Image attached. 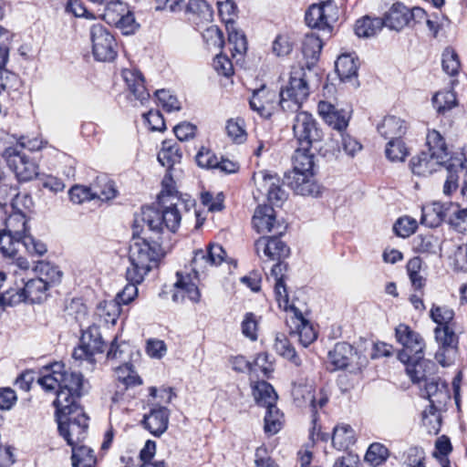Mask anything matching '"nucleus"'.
<instances>
[{
    "label": "nucleus",
    "mask_w": 467,
    "mask_h": 467,
    "mask_svg": "<svg viewBox=\"0 0 467 467\" xmlns=\"http://www.w3.org/2000/svg\"><path fill=\"white\" fill-rule=\"evenodd\" d=\"M378 130L386 140H394L400 139L406 133L407 126L400 118L388 116L378 126Z\"/></svg>",
    "instance_id": "obj_29"
},
{
    "label": "nucleus",
    "mask_w": 467,
    "mask_h": 467,
    "mask_svg": "<svg viewBox=\"0 0 467 467\" xmlns=\"http://www.w3.org/2000/svg\"><path fill=\"white\" fill-rule=\"evenodd\" d=\"M162 255L163 252L157 242L136 240L130 247V266L127 268V280L141 283Z\"/></svg>",
    "instance_id": "obj_5"
},
{
    "label": "nucleus",
    "mask_w": 467,
    "mask_h": 467,
    "mask_svg": "<svg viewBox=\"0 0 467 467\" xmlns=\"http://www.w3.org/2000/svg\"><path fill=\"white\" fill-rule=\"evenodd\" d=\"M170 410L166 407L154 405L143 417L142 424L152 435L160 437L169 424Z\"/></svg>",
    "instance_id": "obj_22"
},
{
    "label": "nucleus",
    "mask_w": 467,
    "mask_h": 467,
    "mask_svg": "<svg viewBox=\"0 0 467 467\" xmlns=\"http://www.w3.org/2000/svg\"><path fill=\"white\" fill-rule=\"evenodd\" d=\"M427 145L428 151H422L411 159L410 166L414 174L430 175L451 161L445 141L437 130L429 131Z\"/></svg>",
    "instance_id": "obj_6"
},
{
    "label": "nucleus",
    "mask_w": 467,
    "mask_h": 467,
    "mask_svg": "<svg viewBox=\"0 0 467 467\" xmlns=\"http://www.w3.org/2000/svg\"><path fill=\"white\" fill-rule=\"evenodd\" d=\"M155 95L162 109L167 112L178 111L181 109L180 101L175 96L171 95L169 90H157Z\"/></svg>",
    "instance_id": "obj_59"
},
{
    "label": "nucleus",
    "mask_w": 467,
    "mask_h": 467,
    "mask_svg": "<svg viewBox=\"0 0 467 467\" xmlns=\"http://www.w3.org/2000/svg\"><path fill=\"white\" fill-rule=\"evenodd\" d=\"M96 313L106 324L114 325L120 314V306L115 300H105L98 305Z\"/></svg>",
    "instance_id": "obj_43"
},
{
    "label": "nucleus",
    "mask_w": 467,
    "mask_h": 467,
    "mask_svg": "<svg viewBox=\"0 0 467 467\" xmlns=\"http://www.w3.org/2000/svg\"><path fill=\"white\" fill-rule=\"evenodd\" d=\"M448 223L457 232H467V208H461L458 203L448 202Z\"/></svg>",
    "instance_id": "obj_39"
},
{
    "label": "nucleus",
    "mask_w": 467,
    "mask_h": 467,
    "mask_svg": "<svg viewBox=\"0 0 467 467\" xmlns=\"http://www.w3.org/2000/svg\"><path fill=\"white\" fill-rule=\"evenodd\" d=\"M277 93L265 86L254 90L249 100L252 110L257 112L263 118H270L277 105Z\"/></svg>",
    "instance_id": "obj_20"
},
{
    "label": "nucleus",
    "mask_w": 467,
    "mask_h": 467,
    "mask_svg": "<svg viewBox=\"0 0 467 467\" xmlns=\"http://www.w3.org/2000/svg\"><path fill=\"white\" fill-rule=\"evenodd\" d=\"M260 318L252 312L245 313L241 322L242 334L251 341L258 338Z\"/></svg>",
    "instance_id": "obj_51"
},
{
    "label": "nucleus",
    "mask_w": 467,
    "mask_h": 467,
    "mask_svg": "<svg viewBox=\"0 0 467 467\" xmlns=\"http://www.w3.org/2000/svg\"><path fill=\"white\" fill-rule=\"evenodd\" d=\"M185 10L202 21L210 22L213 19V10L204 0H188Z\"/></svg>",
    "instance_id": "obj_49"
},
{
    "label": "nucleus",
    "mask_w": 467,
    "mask_h": 467,
    "mask_svg": "<svg viewBox=\"0 0 467 467\" xmlns=\"http://www.w3.org/2000/svg\"><path fill=\"white\" fill-rule=\"evenodd\" d=\"M274 348L276 353L293 362L296 366L301 365V359L296 355L295 348L284 334H276Z\"/></svg>",
    "instance_id": "obj_44"
},
{
    "label": "nucleus",
    "mask_w": 467,
    "mask_h": 467,
    "mask_svg": "<svg viewBox=\"0 0 467 467\" xmlns=\"http://www.w3.org/2000/svg\"><path fill=\"white\" fill-rule=\"evenodd\" d=\"M266 413L265 416V431L270 435L277 433L283 425V414L279 409L275 406L265 408Z\"/></svg>",
    "instance_id": "obj_47"
},
{
    "label": "nucleus",
    "mask_w": 467,
    "mask_h": 467,
    "mask_svg": "<svg viewBox=\"0 0 467 467\" xmlns=\"http://www.w3.org/2000/svg\"><path fill=\"white\" fill-rule=\"evenodd\" d=\"M442 69L449 76H456L461 68L458 54L451 47H446L442 52Z\"/></svg>",
    "instance_id": "obj_53"
},
{
    "label": "nucleus",
    "mask_w": 467,
    "mask_h": 467,
    "mask_svg": "<svg viewBox=\"0 0 467 467\" xmlns=\"http://www.w3.org/2000/svg\"><path fill=\"white\" fill-rule=\"evenodd\" d=\"M383 26L382 18L365 16L357 21L355 32L359 37H370L377 35Z\"/></svg>",
    "instance_id": "obj_40"
},
{
    "label": "nucleus",
    "mask_w": 467,
    "mask_h": 467,
    "mask_svg": "<svg viewBox=\"0 0 467 467\" xmlns=\"http://www.w3.org/2000/svg\"><path fill=\"white\" fill-rule=\"evenodd\" d=\"M385 152L387 158L391 161H404L408 155L407 148L400 139L389 140Z\"/></svg>",
    "instance_id": "obj_57"
},
{
    "label": "nucleus",
    "mask_w": 467,
    "mask_h": 467,
    "mask_svg": "<svg viewBox=\"0 0 467 467\" xmlns=\"http://www.w3.org/2000/svg\"><path fill=\"white\" fill-rule=\"evenodd\" d=\"M34 271L37 275V278H41L47 287L61 281L62 272L49 262L39 261L34 267Z\"/></svg>",
    "instance_id": "obj_34"
},
{
    "label": "nucleus",
    "mask_w": 467,
    "mask_h": 467,
    "mask_svg": "<svg viewBox=\"0 0 467 467\" xmlns=\"http://www.w3.org/2000/svg\"><path fill=\"white\" fill-rule=\"evenodd\" d=\"M448 203L434 202L422 207L421 223L428 227H437L444 220L448 221Z\"/></svg>",
    "instance_id": "obj_25"
},
{
    "label": "nucleus",
    "mask_w": 467,
    "mask_h": 467,
    "mask_svg": "<svg viewBox=\"0 0 467 467\" xmlns=\"http://www.w3.org/2000/svg\"><path fill=\"white\" fill-rule=\"evenodd\" d=\"M397 341L403 347L399 352L398 358L401 362H410L411 357L420 358L424 356L425 341L416 331L408 325L400 324L395 328Z\"/></svg>",
    "instance_id": "obj_10"
},
{
    "label": "nucleus",
    "mask_w": 467,
    "mask_h": 467,
    "mask_svg": "<svg viewBox=\"0 0 467 467\" xmlns=\"http://www.w3.org/2000/svg\"><path fill=\"white\" fill-rule=\"evenodd\" d=\"M226 253L220 244H211L207 251L195 252L192 261V270L195 274L204 272L208 265H219L223 262Z\"/></svg>",
    "instance_id": "obj_21"
},
{
    "label": "nucleus",
    "mask_w": 467,
    "mask_h": 467,
    "mask_svg": "<svg viewBox=\"0 0 467 467\" xmlns=\"http://www.w3.org/2000/svg\"><path fill=\"white\" fill-rule=\"evenodd\" d=\"M279 236L273 234L272 236H262L256 240L254 248L261 260L264 262L280 261L289 255V247Z\"/></svg>",
    "instance_id": "obj_16"
},
{
    "label": "nucleus",
    "mask_w": 467,
    "mask_h": 467,
    "mask_svg": "<svg viewBox=\"0 0 467 467\" xmlns=\"http://www.w3.org/2000/svg\"><path fill=\"white\" fill-rule=\"evenodd\" d=\"M253 226L259 234L272 233L282 235L286 231V224L276 219L275 212L272 206L259 205L254 211Z\"/></svg>",
    "instance_id": "obj_18"
},
{
    "label": "nucleus",
    "mask_w": 467,
    "mask_h": 467,
    "mask_svg": "<svg viewBox=\"0 0 467 467\" xmlns=\"http://www.w3.org/2000/svg\"><path fill=\"white\" fill-rule=\"evenodd\" d=\"M95 199L109 201L116 197L114 182L107 176H98L92 183Z\"/></svg>",
    "instance_id": "obj_37"
},
{
    "label": "nucleus",
    "mask_w": 467,
    "mask_h": 467,
    "mask_svg": "<svg viewBox=\"0 0 467 467\" xmlns=\"http://www.w3.org/2000/svg\"><path fill=\"white\" fill-rule=\"evenodd\" d=\"M389 457V450L381 443H372L365 455V461L373 467L384 463Z\"/></svg>",
    "instance_id": "obj_48"
},
{
    "label": "nucleus",
    "mask_w": 467,
    "mask_h": 467,
    "mask_svg": "<svg viewBox=\"0 0 467 467\" xmlns=\"http://www.w3.org/2000/svg\"><path fill=\"white\" fill-rule=\"evenodd\" d=\"M14 213H25L32 204V199L26 193L16 192V189L12 190V198L10 202Z\"/></svg>",
    "instance_id": "obj_64"
},
{
    "label": "nucleus",
    "mask_w": 467,
    "mask_h": 467,
    "mask_svg": "<svg viewBox=\"0 0 467 467\" xmlns=\"http://www.w3.org/2000/svg\"><path fill=\"white\" fill-rule=\"evenodd\" d=\"M293 157V171L287 174V183L299 195L317 197L322 192L321 186L314 178V156L309 147L301 145Z\"/></svg>",
    "instance_id": "obj_2"
},
{
    "label": "nucleus",
    "mask_w": 467,
    "mask_h": 467,
    "mask_svg": "<svg viewBox=\"0 0 467 467\" xmlns=\"http://www.w3.org/2000/svg\"><path fill=\"white\" fill-rule=\"evenodd\" d=\"M455 313L452 308L448 306H438L432 304L430 310L431 320L436 323L437 327H451Z\"/></svg>",
    "instance_id": "obj_46"
},
{
    "label": "nucleus",
    "mask_w": 467,
    "mask_h": 467,
    "mask_svg": "<svg viewBox=\"0 0 467 467\" xmlns=\"http://www.w3.org/2000/svg\"><path fill=\"white\" fill-rule=\"evenodd\" d=\"M252 389L253 395L258 405L265 408L275 405L277 394L268 382L265 380L256 381L253 383Z\"/></svg>",
    "instance_id": "obj_33"
},
{
    "label": "nucleus",
    "mask_w": 467,
    "mask_h": 467,
    "mask_svg": "<svg viewBox=\"0 0 467 467\" xmlns=\"http://www.w3.org/2000/svg\"><path fill=\"white\" fill-rule=\"evenodd\" d=\"M403 363L406 365L407 374L413 382L427 380L434 368V364L431 360L424 359L423 357L418 358L414 356L410 362Z\"/></svg>",
    "instance_id": "obj_27"
},
{
    "label": "nucleus",
    "mask_w": 467,
    "mask_h": 467,
    "mask_svg": "<svg viewBox=\"0 0 467 467\" xmlns=\"http://www.w3.org/2000/svg\"><path fill=\"white\" fill-rule=\"evenodd\" d=\"M336 71L341 80L345 81L357 76L358 64L350 54L339 56L335 63Z\"/></svg>",
    "instance_id": "obj_41"
},
{
    "label": "nucleus",
    "mask_w": 467,
    "mask_h": 467,
    "mask_svg": "<svg viewBox=\"0 0 467 467\" xmlns=\"http://www.w3.org/2000/svg\"><path fill=\"white\" fill-rule=\"evenodd\" d=\"M304 67H292L288 84L279 92V106L285 112H297L307 99L310 88Z\"/></svg>",
    "instance_id": "obj_7"
},
{
    "label": "nucleus",
    "mask_w": 467,
    "mask_h": 467,
    "mask_svg": "<svg viewBox=\"0 0 467 467\" xmlns=\"http://www.w3.org/2000/svg\"><path fill=\"white\" fill-rule=\"evenodd\" d=\"M354 356L355 351L353 348L345 342L337 343L328 353L329 360L337 369L348 368Z\"/></svg>",
    "instance_id": "obj_32"
},
{
    "label": "nucleus",
    "mask_w": 467,
    "mask_h": 467,
    "mask_svg": "<svg viewBox=\"0 0 467 467\" xmlns=\"http://www.w3.org/2000/svg\"><path fill=\"white\" fill-rule=\"evenodd\" d=\"M202 37L210 47L221 48L223 45V36L222 31L216 26L207 27Z\"/></svg>",
    "instance_id": "obj_62"
},
{
    "label": "nucleus",
    "mask_w": 467,
    "mask_h": 467,
    "mask_svg": "<svg viewBox=\"0 0 467 467\" xmlns=\"http://www.w3.org/2000/svg\"><path fill=\"white\" fill-rule=\"evenodd\" d=\"M2 155L19 181L27 182L37 175V165L17 147L5 148Z\"/></svg>",
    "instance_id": "obj_14"
},
{
    "label": "nucleus",
    "mask_w": 467,
    "mask_h": 467,
    "mask_svg": "<svg viewBox=\"0 0 467 467\" xmlns=\"http://www.w3.org/2000/svg\"><path fill=\"white\" fill-rule=\"evenodd\" d=\"M92 54L96 60L109 62L117 57L118 44L111 32L101 23H94L89 27Z\"/></svg>",
    "instance_id": "obj_9"
},
{
    "label": "nucleus",
    "mask_w": 467,
    "mask_h": 467,
    "mask_svg": "<svg viewBox=\"0 0 467 467\" xmlns=\"http://www.w3.org/2000/svg\"><path fill=\"white\" fill-rule=\"evenodd\" d=\"M418 227L417 221L411 217L405 216L400 218L394 224L393 229L397 235L400 237H409L415 233Z\"/></svg>",
    "instance_id": "obj_60"
},
{
    "label": "nucleus",
    "mask_w": 467,
    "mask_h": 467,
    "mask_svg": "<svg viewBox=\"0 0 467 467\" xmlns=\"http://www.w3.org/2000/svg\"><path fill=\"white\" fill-rule=\"evenodd\" d=\"M123 79L129 91L134 98L144 104L150 99V93L145 88L144 78L137 69L126 68L122 71Z\"/></svg>",
    "instance_id": "obj_24"
},
{
    "label": "nucleus",
    "mask_w": 467,
    "mask_h": 467,
    "mask_svg": "<svg viewBox=\"0 0 467 467\" xmlns=\"http://www.w3.org/2000/svg\"><path fill=\"white\" fill-rule=\"evenodd\" d=\"M323 47L322 40L314 33L306 35L302 51L306 58L317 59Z\"/></svg>",
    "instance_id": "obj_54"
},
{
    "label": "nucleus",
    "mask_w": 467,
    "mask_h": 467,
    "mask_svg": "<svg viewBox=\"0 0 467 467\" xmlns=\"http://www.w3.org/2000/svg\"><path fill=\"white\" fill-rule=\"evenodd\" d=\"M66 399L65 394L62 393L53 404L56 407L59 433L67 444L73 447L78 445L87 437L88 418L79 405L66 408L63 404Z\"/></svg>",
    "instance_id": "obj_3"
},
{
    "label": "nucleus",
    "mask_w": 467,
    "mask_h": 467,
    "mask_svg": "<svg viewBox=\"0 0 467 467\" xmlns=\"http://www.w3.org/2000/svg\"><path fill=\"white\" fill-rule=\"evenodd\" d=\"M338 19V8L333 0H318L309 5L305 20L309 27L321 30L329 36L334 24Z\"/></svg>",
    "instance_id": "obj_8"
},
{
    "label": "nucleus",
    "mask_w": 467,
    "mask_h": 467,
    "mask_svg": "<svg viewBox=\"0 0 467 467\" xmlns=\"http://www.w3.org/2000/svg\"><path fill=\"white\" fill-rule=\"evenodd\" d=\"M61 368L63 364L54 363L49 367H45L41 375L37 379V383L47 391L60 389V380L62 379Z\"/></svg>",
    "instance_id": "obj_31"
},
{
    "label": "nucleus",
    "mask_w": 467,
    "mask_h": 467,
    "mask_svg": "<svg viewBox=\"0 0 467 467\" xmlns=\"http://www.w3.org/2000/svg\"><path fill=\"white\" fill-rule=\"evenodd\" d=\"M72 448L73 467H94L96 457L92 449L84 445H76Z\"/></svg>",
    "instance_id": "obj_42"
},
{
    "label": "nucleus",
    "mask_w": 467,
    "mask_h": 467,
    "mask_svg": "<svg viewBox=\"0 0 467 467\" xmlns=\"http://www.w3.org/2000/svg\"><path fill=\"white\" fill-rule=\"evenodd\" d=\"M195 159L198 166L205 169H216V166L219 164L217 156L203 147L198 151Z\"/></svg>",
    "instance_id": "obj_63"
},
{
    "label": "nucleus",
    "mask_w": 467,
    "mask_h": 467,
    "mask_svg": "<svg viewBox=\"0 0 467 467\" xmlns=\"http://www.w3.org/2000/svg\"><path fill=\"white\" fill-rule=\"evenodd\" d=\"M2 231L10 234L18 235L24 239L32 236L28 233L25 213H13L5 220V228Z\"/></svg>",
    "instance_id": "obj_35"
},
{
    "label": "nucleus",
    "mask_w": 467,
    "mask_h": 467,
    "mask_svg": "<svg viewBox=\"0 0 467 467\" xmlns=\"http://www.w3.org/2000/svg\"><path fill=\"white\" fill-rule=\"evenodd\" d=\"M24 247L30 255L42 256L47 251L46 244L36 239L34 236L23 238L18 235L10 234L0 230V253L2 256L11 261V265L20 272L28 271L29 262L19 255V250Z\"/></svg>",
    "instance_id": "obj_4"
},
{
    "label": "nucleus",
    "mask_w": 467,
    "mask_h": 467,
    "mask_svg": "<svg viewBox=\"0 0 467 467\" xmlns=\"http://www.w3.org/2000/svg\"><path fill=\"white\" fill-rule=\"evenodd\" d=\"M409 8L400 3L393 4L382 19L384 26L400 31L410 24Z\"/></svg>",
    "instance_id": "obj_26"
},
{
    "label": "nucleus",
    "mask_w": 467,
    "mask_h": 467,
    "mask_svg": "<svg viewBox=\"0 0 467 467\" xmlns=\"http://www.w3.org/2000/svg\"><path fill=\"white\" fill-rule=\"evenodd\" d=\"M432 103L438 113L444 114L457 105L456 94L451 90L439 91L433 96Z\"/></svg>",
    "instance_id": "obj_45"
},
{
    "label": "nucleus",
    "mask_w": 467,
    "mask_h": 467,
    "mask_svg": "<svg viewBox=\"0 0 467 467\" xmlns=\"http://www.w3.org/2000/svg\"><path fill=\"white\" fill-rule=\"evenodd\" d=\"M182 154L177 145L170 141H163L162 148L158 153V161L163 166L168 168V171L173 170V166L180 163Z\"/></svg>",
    "instance_id": "obj_38"
},
{
    "label": "nucleus",
    "mask_w": 467,
    "mask_h": 467,
    "mask_svg": "<svg viewBox=\"0 0 467 467\" xmlns=\"http://www.w3.org/2000/svg\"><path fill=\"white\" fill-rule=\"evenodd\" d=\"M61 374L60 389L57 390V399L55 400H57L63 393L67 398L66 401L63 402L66 408L78 405L77 399L86 390V383L83 376L78 372L67 370L64 365L63 368H61Z\"/></svg>",
    "instance_id": "obj_17"
},
{
    "label": "nucleus",
    "mask_w": 467,
    "mask_h": 467,
    "mask_svg": "<svg viewBox=\"0 0 467 467\" xmlns=\"http://www.w3.org/2000/svg\"><path fill=\"white\" fill-rule=\"evenodd\" d=\"M226 132L234 142L238 144L244 142L247 138L244 120L241 118L229 119L226 124Z\"/></svg>",
    "instance_id": "obj_52"
},
{
    "label": "nucleus",
    "mask_w": 467,
    "mask_h": 467,
    "mask_svg": "<svg viewBox=\"0 0 467 467\" xmlns=\"http://www.w3.org/2000/svg\"><path fill=\"white\" fill-rule=\"evenodd\" d=\"M293 132L301 145L310 147L315 141L321 139V132L314 117L307 111L295 112Z\"/></svg>",
    "instance_id": "obj_15"
},
{
    "label": "nucleus",
    "mask_w": 467,
    "mask_h": 467,
    "mask_svg": "<svg viewBox=\"0 0 467 467\" xmlns=\"http://www.w3.org/2000/svg\"><path fill=\"white\" fill-rule=\"evenodd\" d=\"M317 111L323 120L336 130L342 131L348 125V113L343 109H336V107L329 102L319 101Z\"/></svg>",
    "instance_id": "obj_23"
},
{
    "label": "nucleus",
    "mask_w": 467,
    "mask_h": 467,
    "mask_svg": "<svg viewBox=\"0 0 467 467\" xmlns=\"http://www.w3.org/2000/svg\"><path fill=\"white\" fill-rule=\"evenodd\" d=\"M105 343L99 327L92 325L82 330L78 347L75 348L72 357L77 360L94 363V356L104 350Z\"/></svg>",
    "instance_id": "obj_13"
},
{
    "label": "nucleus",
    "mask_w": 467,
    "mask_h": 467,
    "mask_svg": "<svg viewBox=\"0 0 467 467\" xmlns=\"http://www.w3.org/2000/svg\"><path fill=\"white\" fill-rule=\"evenodd\" d=\"M294 401L299 407H309L317 412L315 387L312 383H294L292 388Z\"/></svg>",
    "instance_id": "obj_28"
},
{
    "label": "nucleus",
    "mask_w": 467,
    "mask_h": 467,
    "mask_svg": "<svg viewBox=\"0 0 467 467\" xmlns=\"http://www.w3.org/2000/svg\"><path fill=\"white\" fill-rule=\"evenodd\" d=\"M177 281L174 285L177 292L173 295V300L179 301L181 294L182 299L187 296L192 302L198 303L201 298L200 290L195 283H193L190 275H182L181 273H177Z\"/></svg>",
    "instance_id": "obj_30"
},
{
    "label": "nucleus",
    "mask_w": 467,
    "mask_h": 467,
    "mask_svg": "<svg viewBox=\"0 0 467 467\" xmlns=\"http://www.w3.org/2000/svg\"><path fill=\"white\" fill-rule=\"evenodd\" d=\"M434 337L438 349L434 358L442 367L454 363L458 352V337L451 327H436Z\"/></svg>",
    "instance_id": "obj_12"
},
{
    "label": "nucleus",
    "mask_w": 467,
    "mask_h": 467,
    "mask_svg": "<svg viewBox=\"0 0 467 467\" xmlns=\"http://www.w3.org/2000/svg\"><path fill=\"white\" fill-rule=\"evenodd\" d=\"M68 193L70 201L77 204L95 199L92 184L88 187L82 185L73 186Z\"/></svg>",
    "instance_id": "obj_61"
},
{
    "label": "nucleus",
    "mask_w": 467,
    "mask_h": 467,
    "mask_svg": "<svg viewBox=\"0 0 467 467\" xmlns=\"http://www.w3.org/2000/svg\"><path fill=\"white\" fill-rule=\"evenodd\" d=\"M127 5L120 1L109 2L103 14V18L109 25L117 24L128 13Z\"/></svg>",
    "instance_id": "obj_50"
},
{
    "label": "nucleus",
    "mask_w": 467,
    "mask_h": 467,
    "mask_svg": "<svg viewBox=\"0 0 467 467\" xmlns=\"http://www.w3.org/2000/svg\"><path fill=\"white\" fill-rule=\"evenodd\" d=\"M176 201H165V203H160L161 209L154 207H144L141 211V222L143 226H147L150 231L160 234L163 227L175 233L180 226L183 216H195L197 224L199 222V213L193 209L192 202H187L181 198H175Z\"/></svg>",
    "instance_id": "obj_1"
},
{
    "label": "nucleus",
    "mask_w": 467,
    "mask_h": 467,
    "mask_svg": "<svg viewBox=\"0 0 467 467\" xmlns=\"http://www.w3.org/2000/svg\"><path fill=\"white\" fill-rule=\"evenodd\" d=\"M355 442L353 429L348 424L337 425L334 428L332 444L339 451L347 450Z\"/></svg>",
    "instance_id": "obj_36"
},
{
    "label": "nucleus",
    "mask_w": 467,
    "mask_h": 467,
    "mask_svg": "<svg viewBox=\"0 0 467 467\" xmlns=\"http://www.w3.org/2000/svg\"><path fill=\"white\" fill-rule=\"evenodd\" d=\"M286 325L290 328V334L296 335L300 344L304 347L309 346L317 339V334L313 325L295 306L290 308V315L286 317Z\"/></svg>",
    "instance_id": "obj_19"
},
{
    "label": "nucleus",
    "mask_w": 467,
    "mask_h": 467,
    "mask_svg": "<svg viewBox=\"0 0 467 467\" xmlns=\"http://www.w3.org/2000/svg\"><path fill=\"white\" fill-rule=\"evenodd\" d=\"M162 190L160 192L158 199L159 203H165V201H176L175 198H179L177 196V192L175 190V182L171 176V171H168L163 177L162 180Z\"/></svg>",
    "instance_id": "obj_58"
},
{
    "label": "nucleus",
    "mask_w": 467,
    "mask_h": 467,
    "mask_svg": "<svg viewBox=\"0 0 467 467\" xmlns=\"http://www.w3.org/2000/svg\"><path fill=\"white\" fill-rule=\"evenodd\" d=\"M14 269L13 275L16 277L15 286H10L12 296L20 297L19 303L29 302L31 304L40 303L47 297V291L49 287L41 278H31L25 281L22 273Z\"/></svg>",
    "instance_id": "obj_11"
},
{
    "label": "nucleus",
    "mask_w": 467,
    "mask_h": 467,
    "mask_svg": "<svg viewBox=\"0 0 467 467\" xmlns=\"http://www.w3.org/2000/svg\"><path fill=\"white\" fill-rule=\"evenodd\" d=\"M425 397L431 400L441 399L445 401L448 399V394L443 383H439L435 379H427L424 386Z\"/></svg>",
    "instance_id": "obj_56"
},
{
    "label": "nucleus",
    "mask_w": 467,
    "mask_h": 467,
    "mask_svg": "<svg viewBox=\"0 0 467 467\" xmlns=\"http://www.w3.org/2000/svg\"><path fill=\"white\" fill-rule=\"evenodd\" d=\"M276 174H272L267 171H259L258 172H254L253 176V180L254 182L257 190L265 193L266 196L269 194L270 190L275 183H276Z\"/></svg>",
    "instance_id": "obj_55"
}]
</instances>
